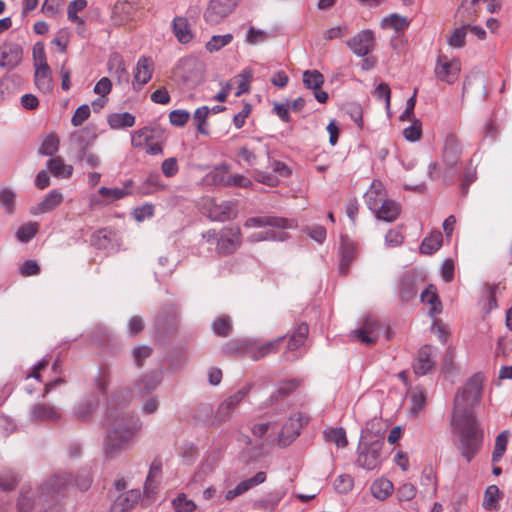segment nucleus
Instances as JSON below:
<instances>
[{"mask_svg": "<svg viewBox=\"0 0 512 512\" xmlns=\"http://www.w3.org/2000/svg\"><path fill=\"white\" fill-rule=\"evenodd\" d=\"M285 337H278L274 340L268 341L267 343L259 346L256 350L251 352L250 357L254 360H259L272 353H276L283 342Z\"/></svg>", "mask_w": 512, "mask_h": 512, "instance_id": "obj_41", "label": "nucleus"}, {"mask_svg": "<svg viewBox=\"0 0 512 512\" xmlns=\"http://www.w3.org/2000/svg\"><path fill=\"white\" fill-rule=\"evenodd\" d=\"M380 326L377 321L373 319H366L363 322L361 329L356 330L354 333L356 337L367 345L374 344L379 337Z\"/></svg>", "mask_w": 512, "mask_h": 512, "instance_id": "obj_24", "label": "nucleus"}, {"mask_svg": "<svg viewBox=\"0 0 512 512\" xmlns=\"http://www.w3.org/2000/svg\"><path fill=\"white\" fill-rule=\"evenodd\" d=\"M23 49L19 44L3 43L0 45V68L13 69L21 62Z\"/></svg>", "mask_w": 512, "mask_h": 512, "instance_id": "obj_13", "label": "nucleus"}, {"mask_svg": "<svg viewBox=\"0 0 512 512\" xmlns=\"http://www.w3.org/2000/svg\"><path fill=\"white\" fill-rule=\"evenodd\" d=\"M239 0H211L204 12V19L211 25L220 23L237 6Z\"/></svg>", "mask_w": 512, "mask_h": 512, "instance_id": "obj_6", "label": "nucleus"}, {"mask_svg": "<svg viewBox=\"0 0 512 512\" xmlns=\"http://www.w3.org/2000/svg\"><path fill=\"white\" fill-rule=\"evenodd\" d=\"M501 492L496 485H490L486 488L483 497L482 506L487 511L499 510V500L501 499Z\"/></svg>", "mask_w": 512, "mask_h": 512, "instance_id": "obj_39", "label": "nucleus"}, {"mask_svg": "<svg viewBox=\"0 0 512 512\" xmlns=\"http://www.w3.org/2000/svg\"><path fill=\"white\" fill-rule=\"evenodd\" d=\"M92 483L91 474L89 472H83L79 474L74 481V485L77 486L81 491H86ZM49 489L52 491H64L70 486H73L71 477L64 473L51 479L48 483Z\"/></svg>", "mask_w": 512, "mask_h": 512, "instance_id": "obj_7", "label": "nucleus"}, {"mask_svg": "<svg viewBox=\"0 0 512 512\" xmlns=\"http://www.w3.org/2000/svg\"><path fill=\"white\" fill-rule=\"evenodd\" d=\"M229 171L230 166L228 164L223 163L219 166H216L205 175L204 182L209 185L226 187Z\"/></svg>", "mask_w": 512, "mask_h": 512, "instance_id": "obj_32", "label": "nucleus"}, {"mask_svg": "<svg viewBox=\"0 0 512 512\" xmlns=\"http://www.w3.org/2000/svg\"><path fill=\"white\" fill-rule=\"evenodd\" d=\"M510 438V432L508 430L502 431L495 439L494 450L492 453V462L496 463L501 460L504 453L506 452L508 441Z\"/></svg>", "mask_w": 512, "mask_h": 512, "instance_id": "obj_46", "label": "nucleus"}, {"mask_svg": "<svg viewBox=\"0 0 512 512\" xmlns=\"http://www.w3.org/2000/svg\"><path fill=\"white\" fill-rule=\"evenodd\" d=\"M241 244V230L239 227H225L221 230L217 241V252L221 255L233 253Z\"/></svg>", "mask_w": 512, "mask_h": 512, "instance_id": "obj_8", "label": "nucleus"}, {"mask_svg": "<svg viewBox=\"0 0 512 512\" xmlns=\"http://www.w3.org/2000/svg\"><path fill=\"white\" fill-rule=\"evenodd\" d=\"M58 149L59 138L54 134H50L43 139L39 148V153L46 156H52L58 151Z\"/></svg>", "mask_w": 512, "mask_h": 512, "instance_id": "obj_52", "label": "nucleus"}, {"mask_svg": "<svg viewBox=\"0 0 512 512\" xmlns=\"http://www.w3.org/2000/svg\"><path fill=\"white\" fill-rule=\"evenodd\" d=\"M88 5L87 0H73L69 3L67 8V18L70 22L84 27L85 20L78 16V13L83 11Z\"/></svg>", "mask_w": 512, "mask_h": 512, "instance_id": "obj_45", "label": "nucleus"}, {"mask_svg": "<svg viewBox=\"0 0 512 512\" xmlns=\"http://www.w3.org/2000/svg\"><path fill=\"white\" fill-rule=\"evenodd\" d=\"M34 81L37 88L44 93L50 92L53 88L51 70L47 64L44 49H41V58L35 56Z\"/></svg>", "mask_w": 512, "mask_h": 512, "instance_id": "obj_10", "label": "nucleus"}, {"mask_svg": "<svg viewBox=\"0 0 512 512\" xmlns=\"http://www.w3.org/2000/svg\"><path fill=\"white\" fill-rule=\"evenodd\" d=\"M385 187L382 182L374 180L365 194V200L370 210L378 209L379 205L386 200Z\"/></svg>", "mask_w": 512, "mask_h": 512, "instance_id": "obj_25", "label": "nucleus"}, {"mask_svg": "<svg viewBox=\"0 0 512 512\" xmlns=\"http://www.w3.org/2000/svg\"><path fill=\"white\" fill-rule=\"evenodd\" d=\"M309 422V417L304 414L297 413L289 418L283 425L279 435V443L283 445L289 444L297 436H299L301 429Z\"/></svg>", "mask_w": 512, "mask_h": 512, "instance_id": "obj_9", "label": "nucleus"}, {"mask_svg": "<svg viewBox=\"0 0 512 512\" xmlns=\"http://www.w3.org/2000/svg\"><path fill=\"white\" fill-rule=\"evenodd\" d=\"M32 418L38 421H57L61 414L55 406L48 404H36L31 410Z\"/></svg>", "mask_w": 512, "mask_h": 512, "instance_id": "obj_31", "label": "nucleus"}, {"mask_svg": "<svg viewBox=\"0 0 512 512\" xmlns=\"http://www.w3.org/2000/svg\"><path fill=\"white\" fill-rule=\"evenodd\" d=\"M383 446L384 442L381 440L360 444L356 461L358 466L366 470L378 468L382 462L381 454Z\"/></svg>", "mask_w": 512, "mask_h": 512, "instance_id": "obj_4", "label": "nucleus"}, {"mask_svg": "<svg viewBox=\"0 0 512 512\" xmlns=\"http://www.w3.org/2000/svg\"><path fill=\"white\" fill-rule=\"evenodd\" d=\"M280 501L277 495H269L265 498L259 499L254 503V507L261 510H274Z\"/></svg>", "mask_w": 512, "mask_h": 512, "instance_id": "obj_63", "label": "nucleus"}, {"mask_svg": "<svg viewBox=\"0 0 512 512\" xmlns=\"http://www.w3.org/2000/svg\"><path fill=\"white\" fill-rule=\"evenodd\" d=\"M210 114V108L208 106H202L195 110L193 115V122L196 130L201 135H209L210 131L208 128L207 118Z\"/></svg>", "mask_w": 512, "mask_h": 512, "instance_id": "obj_44", "label": "nucleus"}, {"mask_svg": "<svg viewBox=\"0 0 512 512\" xmlns=\"http://www.w3.org/2000/svg\"><path fill=\"white\" fill-rule=\"evenodd\" d=\"M90 116V107L87 104H83L79 106L72 118H71V124L75 127H78L82 125Z\"/></svg>", "mask_w": 512, "mask_h": 512, "instance_id": "obj_59", "label": "nucleus"}, {"mask_svg": "<svg viewBox=\"0 0 512 512\" xmlns=\"http://www.w3.org/2000/svg\"><path fill=\"white\" fill-rule=\"evenodd\" d=\"M233 40L232 34L225 35H214L212 38L206 43V49L209 52H217L221 48L230 44Z\"/></svg>", "mask_w": 512, "mask_h": 512, "instance_id": "obj_51", "label": "nucleus"}, {"mask_svg": "<svg viewBox=\"0 0 512 512\" xmlns=\"http://www.w3.org/2000/svg\"><path fill=\"white\" fill-rule=\"evenodd\" d=\"M372 211L376 213L378 219L393 222L400 214V205L393 200L386 199L378 209Z\"/></svg>", "mask_w": 512, "mask_h": 512, "instance_id": "obj_28", "label": "nucleus"}, {"mask_svg": "<svg viewBox=\"0 0 512 512\" xmlns=\"http://www.w3.org/2000/svg\"><path fill=\"white\" fill-rule=\"evenodd\" d=\"M161 476H162V463L159 459H154L150 465V469H149V472H148V475L146 478V482L144 485L145 493L150 494L157 488V486L161 480Z\"/></svg>", "mask_w": 512, "mask_h": 512, "instance_id": "obj_34", "label": "nucleus"}, {"mask_svg": "<svg viewBox=\"0 0 512 512\" xmlns=\"http://www.w3.org/2000/svg\"><path fill=\"white\" fill-rule=\"evenodd\" d=\"M461 71V62L457 58H449L447 55L440 54L437 58L434 69L438 80L453 84L459 78Z\"/></svg>", "mask_w": 512, "mask_h": 512, "instance_id": "obj_5", "label": "nucleus"}, {"mask_svg": "<svg viewBox=\"0 0 512 512\" xmlns=\"http://www.w3.org/2000/svg\"><path fill=\"white\" fill-rule=\"evenodd\" d=\"M37 231H38L37 223H35V222L27 223L18 229L17 238L21 242H28L36 235Z\"/></svg>", "mask_w": 512, "mask_h": 512, "instance_id": "obj_57", "label": "nucleus"}, {"mask_svg": "<svg viewBox=\"0 0 512 512\" xmlns=\"http://www.w3.org/2000/svg\"><path fill=\"white\" fill-rule=\"evenodd\" d=\"M16 194L8 189L4 188L0 190V205L8 212L12 213L15 208Z\"/></svg>", "mask_w": 512, "mask_h": 512, "instance_id": "obj_56", "label": "nucleus"}, {"mask_svg": "<svg viewBox=\"0 0 512 512\" xmlns=\"http://www.w3.org/2000/svg\"><path fill=\"white\" fill-rule=\"evenodd\" d=\"M246 228H262V231L252 233L248 240L251 243L262 241H284L289 237L286 230L297 227L293 219L262 215L248 218L244 222Z\"/></svg>", "mask_w": 512, "mask_h": 512, "instance_id": "obj_2", "label": "nucleus"}, {"mask_svg": "<svg viewBox=\"0 0 512 512\" xmlns=\"http://www.w3.org/2000/svg\"><path fill=\"white\" fill-rule=\"evenodd\" d=\"M410 398L412 402L411 412L413 414H418L421 412L426 405V392L421 387H415L412 389L410 393Z\"/></svg>", "mask_w": 512, "mask_h": 512, "instance_id": "obj_50", "label": "nucleus"}, {"mask_svg": "<svg viewBox=\"0 0 512 512\" xmlns=\"http://www.w3.org/2000/svg\"><path fill=\"white\" fill-rule=\"evenodd\" d=\"M154 205L146 203L140 207H137L133 211V217L137 222H142L145 219L152 218L154 216Z\"/></svg>", "mask_w": 512, "mask_h": 512, "instance_id": "obj_58", "label": "nucleus"}, {"mask_svg": "<svg viewBox=\"0 0 512 512\" xmlns=\"http://www.w3.org/2000/svg\"><path fill=\"white\" fill-rule=\"evenodd\" d=\"M468 26H461L452 31L447 42L453 48H461L465 45V39Z\"/></svg>", "mask_w": 512, "mask_h": 512, "instance_id": "obj_54", "label": "nucleus"}, {"mask_svg": "<svg viewBox=\"0 0 512 512\" xmlns=\"http://www.w3.org/2000/svg\"><path fill=\"white\" fill-rule=\"evenodd\" d=\"M443 236L440 231H433L422 240L420 252L431 255L435 253L442 245Z\"/></svg>", "mask_w": 512, "mask_h": 512, "instance_id": "obj_38", "label": "nucleus"}, {"mask_svg": "<svg viewBox=\"0 0 512 512\" xmlns=\"http://www.w3.org/2000/svg\"><path fill=\"white\" fill-rule=\"evenodd\" d=\"M326 441L334 443L339 448H344L348 445L346 431L339 428H330L324 431Z\"/></svg>", "mask_w": 512, "mask_h": 512, "instance_id": "obj_47", "label": "nucleus"}, {"mask_svg": "<svg viewBox=\"0 0 512 512\" xmlns=\"http://www.w3.org/2000/svg\"><path fill=\"white\" fill-rule=\"evenodd\" d=\"M174 35L180 43H189L193 39V33L187 18L177 16L172 22Z\"/></svg>", "mask_w": 512, "mask_h": 512, "instance_id": "obj_29", "label": "nucleus"}, {"mask_svg": "<svg viewBox=\"0 0 512 512\" xmlns=\"http://www.w3.org/2000/svg\"><path fill=\"white\" fill-rule=\"evenodd\" d=\"M133 187L134 182L132 180H128L124 182L121 188L100 187L98 193L104 198L106 204H111L114 201L121 200L132 195Z\"/></svg>", "mask_w": 512, "mask_h": 512, "instance_id": "obj_20", "label": "nucleus"}, {"mask_svg": "<svg viewBox=\"0 0 512 512\" xmlns=\"http://www.w3.org/2000/svg\"><path fill=\"white\" fill-rule=\"evenodd\" d=\"M154 71V62L150 57L142 56L138 59L134 76L132 81V86L134 90H140L144 85H146L152 78Z\"/></svg>", "mask_w": 512, "mask_h": 512, "instance_id": "obj_11", "label": "nucleus"}, {"mask_svg": "<svg viewBox=\"0 0 512 512\" xmlns=\"http://www.w3.org/2000/svg\"><path fill=\"white\" fill-rule=\"evenodd\" d=\"M421 300L423 303L428 304L429 307V314L431 316H435L437 314H440L442 311L441 302L439 300V297L436 292V288L432 285H430L427 289H425L421 293Z\"/></svg>", "mask_w": 512, "mask_h": 512, "instance_id": "obj_37", "label": "nucleus"}, {"mask_svg": "<svg viewBox=\"0 0 512 512\" xmlns=\"http://www.w3.org/2000/svg\"><path fill=\"white\" fill-rule=\"evenodd\" d=\"M266 481V473L265 472H257L253 477L241 481L234 489L228 490L225 494V499L227 501H231L237 496L242 495L249 489L259 484H262Z\"/></svg>", "mask_w": 512, "mask_h": 512, "instance_id": "obj_23", "label": "nucleus"}, {"mask_svg": "<svg viewBox=\"0 0 512 512\" xmlns=\"http://www.w3.org/2000/svg\"><path fill=\"white\" fill-rule=\"evenodd\" d=\"M249 387H245L225 399L217 408L215 418L218 422H222L230 416L232 411L238 406V404L245 398L249 392Z\"/></svg>", "mask_w": 512, "mask_h": 512, "instance_id": "obj_18", "label": "nucleus"}, {"mask_svg": "<svg viewBox=\"0 0 512 512\" xmlns=\"http://www.w3.org/2000/svg\"><path fill=\"white\" fill-rule=\"evenodd\" d=\"M308 333L309 328L306 323H301L298 325V327L288 339L286 352L284 353L286 359H290L289 356L286 355L288 352L296 351L305 343Z\"/></svg>", "mask_w": 512, "mask_h": 512, "instance_id": "obj_27", "label": "nucleus"}, {"mask_svg": "<svg viewBox=\"0 0 512 512\" xmlns=\"http://www.w3.org/2000/svg\"><path fill=\"white\" fill-rule=\"evenodd\" d=\"M252 79L253 70L248 67L243 69L238 75L234 77L233 81L238 84V90L235 93L236 97L250 92Z\"/></svg>", "mask_w": 512, "mask_h": 512, "instance_id": "obj_43", "label": "nucleus"}, {"mask_svg": "<svg viewBox=\"0 0 512 512\" xmlns=\"http://www.w3.org/2000/svg\"><path fill=\"white\" fill-rule=\"evenodd\" d=\"M173 508L175 512H194L197 506L194 501L187 498L186 494L180 493L173 500Z\"/></svg>", "mask_w": 512, "mask_h": 512, "instance_id": "obj_53", "label": "nucleus"}, {"mask_svg": "<svg viewBox=\"0 0 512 512\" xmlns=\"http://www.w3.org/2000/svg\"><path fill=\"white\" fill-rule=\"evenodd\" d=\"M269 148L261 138L253 139L251 144L243 145L238 150V157L250 166L256 164L258 155H268Z\"/></svg>", "mask_w": 512, "mask_h": 512, "instance_id": "obj_14", "label": "nucleus"}, {"mask_svg": "<svg viewBox=\"0 0 512 512\" xmlns=\"http://www.w3.org/2000/svg\"><path fill=\"white\" fill-rule=\"evenodd\" d=\"M18 483L17 476L11 471H6L0 474V489L3 491H10L15 488Z\"/></svg>", "mask_w": 512, "mask_h": 512, "instance_id": "obj_62", "label": "nucleus"}, {"mask_svg": "<svg viewBox=\"0 0 512 512\" xmlns=\"http://www.w3.org/2000/svg\"><path fill=\"white\" fill-rule=\"evenodd\" d=\"M435 351L430 345H424L420 348L417 358L413 364V369L417 375H425L435 366Z\"/></svg>", "mask_w": 512, "mask_h": 512, "instance_id": "obj_17", "label": "nucleus"}, {"mask_svg": "<svg viewBox=\"0 0 512 512\" xmlns=\"http://www.w3.org/2000/svg\"><path fill=\"white\" fill-rule=\"evenodd\" d=\"M237 215V205L233 201L211 202L209 217L213 221L225 222L234 219Z\"/></svg>", "mask_w": 512, "mask_h": 512, "instance_id": "obj_16", "label": "nucleus"}, {"mask_svg": "<svg viewBox=\"0 0 512 512\" xmlns=\"http://www.w3.org/2000/svg\"><path fill=\"white\" fill-rule=\"evenodd\" d=\"M461 152L462 148L459 139L454 134H448L444 141L442 158L449 169L457 165Z\"/></svg>", "mask_w": 512, "mask_h": 512, "instance_id": "obj_15", "label": "nucleus"}, {"mask_svg": "<svg viewBox=\"0 0 512 512\" xmlns=\"http://www.w3.org/2000/svg\"><path fill=\"white\" fill-rule=\"evenodd\" d=\"M301 385L300 379H290L279 382L276 390L270 396L272 403L279 402L290 396Z\"/></svg>", "mask_w": 512, "mask_h": 512, "instance_id": "obj_30", "label": "nucleus"}, {"mask_svg": "<svg viewBox=\"0 0 512 512\" xmlns=\"http://www.w3.org/2000/svg\"><path fill=\"white\" fill-rule=\"evenodd\" d=\"M141 493L137 489H131L120 494L114 501L111 512H129L140 500Z\"/></svg>", "mask_w": 512, "mask_h": 512, "instance_id": "obj_22", "label": "nucleus"}, {"mask_svg": "<svg viewBox=\"0 0 512 512\" xmlns=\"http://www.w3.org/2000/svg\"><path fill=\"white\" fill-rule=\"evenodd\" d=\"M109 431L105 442V453L112 457L127 444L140 428L138 420L128 414L108 416Z\"/></svg>", "mask_w": 512, "mask_h": 512, "instance_id": "obj_3", "label": "nucleus"}, {"mask_svg": "<svg viewBox=\"0 0 512 512\" xmlns=\"http://www.w3.org/2000/svg\"><path fill=\"white\" fill-rule=\"evenodd\" d=\"M40 271V266L35 260H27L19 267V272L23 277L38 275Z\"/></svg>", "mask_w": 512, "mask_h": 512, "instance_id": "obj_64", "label": "nucleus"}, {"mask_svg": "<svg viewBox=\"0 0 512 512\" xmlns=\"http://www.w3.org/2000/svg\"><path fill=\"white\" fill-rule=\"evenodd\" d=\"M375 44V37L371 30H363L351 38L347 45L358 56L370 53Z\"/></svg>", "mask_w": 512, "mask_h": 512, "instance_id": "obj_12", "label": "nucleus"}, {"mask_svg": "<svg viewBox=\"0 0 512 512\" xmlns=\"http://www.w3.org/2000/svg\"><path fill=\"white\" fill-rule=\"evenodd\" d=\"M303 84L307 89L318 90L324 84V76L318 70H307L303 73Z\"/></svg>", "mask_w": 512, "mask_h": 512, "instance_id": "obj_48", "label": "nucleus"}, {"mask_svg": "<svg viewBox=\"0 0 512 512\" xmlns=\"http://www.w3.org/2000/svg\"><path fill=\"white\" fill-rule=\"evenodd\" d=\"M480 2L487 4V10L491 13L496 11V4L494 0H463L460 7L457 9L456 17L463 22L472 21L477 13L476 5Z\"/></svg>", "mask_w": 512, "mask_h": 512, "instance_id": "obj_19", "label": "nucleus"}, {"mask_svg": "<svg viewBox=\"0 0 512 512\" xmlns=\"http://www.w3.org/2000/svg\"><path fill=\"white\" fill-rule=\"evenodd\" d=\"M136 118L129 112L112 113L107 117V123L112 130L130 128L135 125Z\"/></svg>", "mask_w": 512, "mask_h": 512, "instance_id": "obj_33", "label": "nucleus"}, {"mask_svg": "<svg viewBox=\"0 0 512 512\" xmlns=\"http://www.w3.org/2000/svg\"><path fill=\"white\" fill-rule=\"evenodd\" d=\"M108 69L112 77L116 78L118 84L129 83L130 75L126 68L125 61L120 54L113 53L110 55Z\"/></svg>", "mask_w": 512, "mask_h": 512, "instance_id": "obj_21", "label": "nucleus"}, {"mask_svg": "<svg viewBox=\"0 0 512 512\" xmlns=\"http://www.w3.org/2000/svg\"><path fill=\"white\" fill-rule=\"evenodd\" d=\"M232 328V322L228 316H220L212 323V330L219 337H228Z\"/></svg>", "mask_w": 512, "mask_h": 512, "instance_id": "obj_49", "label": "nucleus"}, {"mask_svg": "<svg viewBox=\"0 0 512 512\" xmlns=\"http://www.w3.org/2000/svg\"><path fill=\"white\" fill-rule=\"evenodd\" d=\"M410 21L407 17L393 13L384 17L381 21L382 29H392L397 33L405 31L409 27Z\"/></svg>", "mask_w": 512, "mask_h": 512, "instance_id": "obj_36", "label": "nucleus"}, {"mask_svg": "<svg viewBox=\"0 0 512 512\" xmlns=\"http://www.w3.org/2000/svg\"><path fill=\"white\" fill-rule=\"evenodd\" d=\"M483 382L482 374L473 375L458 389L453 402L451 429L458 437L461 455L468 462L479 452L484 438V432L474 413V407L482 398Z\"/></svg>", "mask_w": 512, "mask_h": 512, "instance_id": "obj_1", "label": "nucleus"}, {"mask_svg": "<svg viewBox=\"0 0 512 512\" xmlns=\"http://www.w3.org/2000/svg\"><path fill=\"white\" fill-rule=\"evenodd\" d=\"M51 173L58 178H69L73 173V167L66 164L61 157H54L47 162Z\"/></svg>", "mask_w": 512, "mask_h": 512, "instance_id": "obj_40", "label": "nucleus"}, {"mask_svg": "<svg viewBox=\"0 0 512 512\" xmlns=\"http://www.w3.org/2000/svg\"><path fill=\"white\" fill-rule=\"evenodd\" d=\"M393 489V483L386 478L377 479L371 485L372 495L379 500H385L389 497L392 494Z\"/></svg>", "mask_w": 512, "mask_h": 512, "instance_id": "obj_42", "label": "nucleus"}, {"mask_svg": "<svg viewBox=\"0 0 512 512\" xmlns=\"http://www.w3.org/2000/svg\"><path fill=\"white\" fill-rule=\"evenodd\" d=\"M252 186V181L241 175V174H230L228 175V181H226V187H241L249 188Z\"/></svg>", "mask_w": 512, "mask_h": 512, "instance_id": "obj_60", "label": "nucleus"}, {"mask_svg": "<svg viewBox=\"0 0 512 512\" xmlns=\"http://www.w3.org/2000/svg\"><path fill=\"white\" fill-rule=\"evenodd\" d=\"M341 247H342V258H341V266L340 271L343 274H346L348 271V266L353 261L356 255V246L353 241H351L348 237H341Z\"/></svg>", "mask_w": 512, "mask_h": 512, "instance_id": "obj_35", "label": "nucleus"}, {"mask_svg": "<svg viewBox=\"0 0 512 512\" xmlns=\"http://www.w3.org/2000/svg\"><path fill=\"white\" fill-rule=\"evenodd\" d=\"M62 202V193L57 189H53L43 198V200L36 207L32 209V213L35 215L48 213L50 211H53L58 206H60Z\"/></svg>", "mask_w": 512, "mask_h": 512, "instance_id": "obj_26", "label": "nucleus"}, {"mask_svg": "<svg viewBox=\"0 0 512 512\" xmlns=\"http://www.w3.org/2000/svg\"><path fill=\"white\" fill-rule=\"evenodd\" d=\"M151 138V129L148 127H143L132 134L131 145L136 148L142 147L143 145L147 144Z\"/></svg>", "mask_w": 512, "mask_h": 512, "instance_id": "obj_55", "label": "nucleus"}, {"mask_svg": "<svg viewBox=\"0 0 512 512\" xmlns=\"http://www.w3.org/2000/svg\"><path fill=\"white\" fill-rule=\"evenodd\" d=\"M190 119V113L186 110H173L169 114L170 123L177 127L184 126Z\"/></svg>", "mask_w": 512, "mask_h": 512, "instance_id": "obj_61", "label": "nucleus"}]
</instances>
